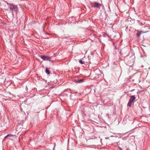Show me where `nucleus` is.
<instances>
[{
  "label": "nucleus",
  "instance_id": "6",
  "mask_svg": "<svg viewBox=\"0 0 150 150\" xmlns=\"http://www.w3.org/2000/svg\"><path fill=\"white\" fill-rule=\"evenodd\" d=\"M132 103V102L130 101H129L127 105L129 107H131V106Z\"/></svg>",
  "mask_w": 150,
  "mask_h": 150
},
{
  "label": "nucleus",
  "instance_id": "7",
  "mask_svg": "<svg viewBox=\"0 0 150 150\" xmlns=\"http://www.w3.org/2000/svg\"><path fill=\"white\" fill-rule=\"evenodd\" d=\"M46 72L48 74H49L50 73L49 71L48 70L47 68H46Z\"/></svg>",
  "mask_w": 150,
  "mask_h": 150
},
{
  "label": "nucleus",
  "instance_id": "11",
  "mask_svg": "<svg viewBox=\"0 0 150 150\" xmlns=\"http://www.w3.org/2000/svg\"><path fill=\"white\" fill-rule=\"evenodd\" d=\"M120 150H122V149H121V148H120Z\"/></svg>",
  "mask_w": 150,
  "mask_h": 150
},
{
  "label": "nucleus",
  "instance_id": "8",
  "mask_svg": "<svg viewBox=\"0 0 150 150\" xmlns=\"http://www.w3.org/2000/svg\"><path fill=\"white\" fill-rule=\"evenodd\" d=\"M83 80H84L83 79L79 80L78 81V83H79L82 82L83 81Z\"/></svg>",
  "mask_w": 150,
  "mask_h": 150
},
{
  "label": "nucleus",
  "instance_id": "3",
  "mask_svg": "<svg viewBox=\"0 0 150 150\" xmlns=\"http://www.w3.org/2000/svg\"><path fill=\"white\" fill-rule=\"evenodd\" d=\"M41 57L44 60H49V61L52 62V61L50 60V57L49 56L42 55L41 56Z\"/></svg>",
  "mask_w": 150,
  "mask_h": 150
},
{
  "label": "nucleus",
  "instance_id": "10",
  "mask_svg": "<svg viewBox=\"0 0 150 150\" xmlns=\"http://www.w3.org/2000/svg\"><path fill=\"white\" fill-rule=\"evenodd\" d=\"M11 136V135H8L7 136V137H8V136Z\"/></svg>",
  "mask_w": 150,
  "mask_h": 150
},
{
  "label": "nucleus",
  "instance_id": "5",
  "mask_svg": "<svg viewBox=\"0 0 150 150\" xmlns=\"http://www.w3.org/2000/svg\"><path fill=\"white\" fill-rule=\"evenodd\" d=\"M143 32L142 31H139L137 33V36L139 37L140 36V35Z\"/></svg>",
  "mask_w": 150,
  "mask_h": 150
},
{
  "label": "nucleus",
  "instance_id": "9",
  "mask_svg": "<svg viewBox=\"0 0 150 150\" xmlns=\"http://www.w3.org/2000/svg\"><path fill=\"white\" fill-rule=\"evenodd\" d=\"M79 62L81 64H83L84 62H83L82 60H80L79 61Z\"/></svg>",
  "mask_w": 150,
  "mask_h": 150
},
{
  "label": "nucleus",
  "instance_id": "2",
  "mask_svg": "<svg viewBox=\"0 0 150 150\" xmlns=\"http://www.w3.org/2000/svg\"><path fill=\"white\" fill-rule=\"evenodd\" d=\"M101 5L97 2H94L92 4V7L99 8Z\"/></svg>",
  "mask_w": 150,
  "mask_h": 150
},
{
  "label": "nucleus",
  "instance_id": "1",
  "mask_svg": "<svg viewBox=\"0 0 150 150\" xmlns=\"http://www.w3.org/2000/svg\"><path fill=\"white\" fill-rule=\"evenodd\" d=\"M7 5L8 8L12 11L16 12H17L18 11V8L16 5L11 3H8Z\"/></svg>",
  "mask_w": 150,
  "mask_h": 150
},
{
  "label": "nucleus",
  "instance_id": "4",
  "mask_svg": "<svg viewBox=\"0 0 150 150\" xmlns=\"http://www.w3.org/2000/svg\"><path fill=\"white\" fill-rule=\"evenodd\" d=\"M135 99V97L134 96H131L130 99L129 100L130 101L132 102Z\"/></svg>",
  "mask_w": 150,
  "mask_h": 150
}]
</instances>
